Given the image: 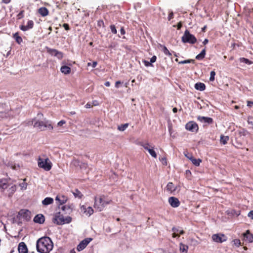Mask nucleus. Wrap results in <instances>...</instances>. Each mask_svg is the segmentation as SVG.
<instances>
[{
	"label": "nucleus",
	"instance_id": "c03bdc74",
	"mask_svg": "<svg viewBox=\"0 0 253 253\" xmlns=\"http://www.w3.org/2000/svg\"><path fill=\"white\" fill-rule=\"evenodd\" d=\"M248 123L249 125H251V127L253 129V117H249L248 120Z\"/></svg>",
	"mask_w": 253,
	"mask_h": 253
},
{
	"label": "nucleus",
	"instance_id": "a211bd4d",
	"mask_svg": "<svg viewBox=\"0 0 253 253\" xmlns=\"http://www.w3.org/2000/svg\"><path fill=\"white\" fill-rule=\"evenodd\" d=\"M44 216L42 214H39L36 215L34 218V221L35 223L42 224L44 222Z\"/></svg>",
	"mask_w": 253,
	"mask_h": 253
},
{
	"label": "nucleus",
	"instance_id": "2eb2a0df",
	"mask_svg": "<svg viewBox=\"0 0 253 253\" xmlns=\"http://www.w3.org/2000/svg\"><path fill=\"white\" fill-rule=\"evenodd\" d=\"M34 22L32 20H29L27 23V25L26 26L25 25H21L20 26V29L23 31H26L33 27Z\"/></svg>",
	"mask_w": 253,
	"mask_h": 253
},
{
	"label": "nucleus",
	"instance_id": "6e6552de",
	"mask_svg": "<svg viewBox=\"0 0 253 253\" xmlns=\"http://www.w3.org/2000/svg\"><path fill=\"white\" fill-rule=\"evenodd\" d=\"M185 128L190 131L197 132L199 127L198 125L195 122L190 121L186 124Z\"/></svg>",
	"mask_w": 253,
	"mask_h": 253
},
{
	"label": "nucleus",
	"instance_id": "8fccbe9b",
	"mask_svg": "<svg viewBox=\"0 0 253 253\" xmlns=\"http://www.w3.org/2000/svg\"><path fill=\"white\" fill-rule=\"evenodd\" d=\"M233 242L234 245H235L236 246H239L241 244L240 241L238 239H235Z\"/></svg>",
	"mask_w": 253,
	"mask_h": 253
},
{
	"label": "nucleus",
	"instance_id": "393cba45",
	"mask_svg": "<svg viewBox=\"0 0 253 253\" xmlns=\"http://www.w3.org/2000/svg\"><path fill=\"white\" fill-rule=\"evenodd\" d=\"M60 71L64 74H68L71 72V68L67 66L64 65L61 67Z\"/></svg>",
	"mask_w": 253,
	"mask_h": 253
},
{
	"label": "nucleus",
	"instance_id": "5fc2aeb1",
	"mask_svg": "<svg viewBox=\"0 0 253 253\" xmlns=\"http://www.w3.org/2000/svg\"><path fill=\"white\" fill-rule=\"evenodd\" d=\"M162 162V164L164 165H165L166 166L167 165V159L166 158H162L161 160H160Z\"/></svg>",
	"mask_w": 253,
	"mask_h": 253
},
{
	"label": "nucleus",
	"instance_id": "49530a36",
	"mask_svg": "<svg viewBox=\"0 0 253 253\" xmlns=\"http://www.w3.org/2000/svg\"><path fill=\"white\" fill-rule=\"evenodd\" d=\"M72 221V218L70 216H67L66 217L64 218V224L65 223H69Z\"/></svg>",
	"mask_w": 253,
	"mask_h": 253
},
{
	"label": "nucleus",
	"instance_id": "dca6fc26",
	"mask_svg": "<svg viewBox=\"0 0 253 253\" xmlns=\"http://www.w3.org/2000/svg\"><path fill=\"white\" fill-rule=\"evenodd\" d=\"M172 231L173 232L172 237L173 238L179 237L180 235H178V234H183L184 233V231L183 230L177 227H173L172 228Z\"/></svg>",
	"mask_w": 253,
	"mask_h": 253
},
{
	"label": "nucleus",
	"instance_id": "a878e982",
	"mask_svg": "<svg viewBox=\"0 0 253 253\" xmlns=\"http://www.w3.org/2000/svg\"><path fill=\"white\" fill-rule=\"evenodd\" d=\"M166 188L167 191L170 192H174L176 190V187L172 182H169L167 185Z\"/></svg>",
	"mask_w": 253,
	"mask_h": 253
},
{
	"label": "nucleus",
	"instance_id": "338daca9",
	"mask_svg": "<svg viewBox=\"0 0 253 253\" xmlns=\"http://www.w3.org/2000/svg\"><path fill=\"white\" fill-rule=\"evenodd\" d=\"M91 105L90 103H87L85 105V107L86 108H90L91 107Z\"/></svg>",
	"mask_w": 253,
	"mask_h": 253
},
{
	"label": "nucleus",
	"instance_id": "69168bd1",
	"mask_svg": "<svg viewBox=\"0 0 253 253\" xmlns=\"http://www.w3.org/2000/svg\"><path fill=\"white\" fill-rule=\"evenodd\" d=\"M253 105V102L252 101H248V106L251 107Z\"/></svg>",
	"mask_w": 253,
	"mask_h": 253
},
{
	"label": "nucleus",
	"instance_id": "f257e3e1",
	"mask_svg": "<svg viewBox=\"0 0 253 253\" xmlns=\"http://www.w3.org/2000/svg\"><path fill=\"white\" fill-rule=\"evenodd\" d=\"M53 247V242L49 237H42L37 241V250L40 253H49L52 250Z\"/></svg>",
	"mask_w": 253,
	"mask_h": 253
},
{
	"label": "nucleus",
	"instance_id": "2f4dec72",
	"mask_svg": "<svg viewBox=\"0 0 253 253\" xmlns=\"http://www.w3.org/2000/svg\"><path fill=\"white\" fill-rule=\"evenodd\" d=\"M179 249H180V251L181 252L183 253V252H186L187 251L188 247L187 245H185L182 243H180V246H179Z\"/></svg>",
	"mask_w": 253,
	"mask_h": 253
},
{
	"label": "nucleus",
	"instance_id": "aec40b11",
	"mask_svg": "<svg viewBox=\"0 0 253 253\" xmlns=\"http://www.w3.org/2000/svg\"><path fill=\"white\" fill-rule=\"evenodd\" d=\"M55 200L58 201L60 205H62L66 202L67 198L63 195H57L56 197Z\"/></svg>",
	"mask_w": 253,
	"mask_h": 253
},
{
	"label": "nucleus",
	"instance_id": "052dcab7",
	"mask_svg": "<svg viewBox=\"0 0 253 253\" xmlns=\"http://www.w3.org/2000/svg\"><path fill=\"white\" fill-rule=\"evenodd\" d=\"M173 13L171 12L170 13L169 15V17H168V20L169 21L170 20V19L173 17Z\"/></svg>",
	"mask_w": 253,
	"mask_h": 253
},
{
	"label": "nucleus",
	"instance_id": "39448f33",
	"mask_svg": "<svg viewBox=\"0 0 253 253\" xmlns=\"http://www.w3.org/2000/svg\"><path fill=\"white\" fill-rule=\"evenodd\" d=\"M181 40L183 43H189L191 44H194L197 42L195 37L191 34L188 30L185 31L183 36L181 38Z\"/></svg>",
	"mask_w": 253,
	"mask_h": 253
},
{
	"label": "nucleus",
	"instance_id": "f8f14e48",
	"mask_svg": "<svg viewBox=\"0 0 253 253\" xmlns=\"http://www.w3.org/2000/svg\"><path fill=\"white\" fill-rule=\"evenodd\" d=\"M169 205L173 208H177L180 205L179 200L174 197H170L168 200Z\"/></svg>",
	"mask_w": 253,
	"mask_h": 253
},
{
	"label": "nucleus",
	"instance_id": "c85d7f7f",
	"mask_svg": "<svg viewBox=\"0 0 253 253\" xmlns=\"http://www.w3.org/2000/svg\"><path fill=\"white\" fill-rule=\"evenodd\" d=\"M220 138V143L224 145L226 144L229 140V137L228 136H224L223 135H221Z\"/></svg>",
	"mask_w": 253,
	"mask_h": 253
},
{
	"label": "nucleus",
	"instance_id": "864d4df0",
	"mask_svg": "<svg viewBox=\"0 0 253 253\" xmlns=\"http://www.w3.org/2000/svg\"><path fill=\"white\" fill-rule=\"evenodd\" d=\"M248 216L249 217L251 218L252 219H253V210L251 211L248 214Z\"/></svg>",
	"mask_w": 253,
	"mask_h": 253
},
{
	"label": "nucleus",
	"instance_id": "9b49d317",
	"mask_svg": "<svg viewBox=\"0 0 253 253\" xmlns=\"http://www.w3.org/2000/svg\"><path fill=\"white\" fill-rule=\"evenodd\" d=\"M18 214L21 217L24 218L26 221H28L31 219V212L27 210H21Z\"/></svg>",
	"mask_w": 253,
	"mask_h": 253
},
{
	"label": "nucleus",
	"instance_id": "e433bc0d",
	"mask_svg": "<svg viewBox=\"0 0 253 253\" xmlns=\"http://www.w3.org/2000/svg\"><path fill=\"white\" fill-rule=\"evenodd\" d=\"M73 194L74 195V196L76 197V198H81L82 197V196H83V195L82 194L81 192L78 190V189H76L74 192H73Z\"/></svg>",
	"mask_w": 253,
	"mask_h": 253
},
{
	"label": "nucleus",
	"instance_id": "c9c22d12",
	"mask_svg": "<svg viewBox=\"0 0 253 253\" xmlns=\"http://www.w3.org/2000/svg\"><path fill=\"white\" fill-rule=\"evenodd\" d=\"M60 209L62 211H65L66 212H69L71 211V208L69 206L63 205L61 207Z\"/></svg>",
	"mask_w": 253,
	"mask_h": 253
},
{
	"label": "nucleus",
	"instance_id": "cd10ccee",
	"mask_svg": "<svg viewBox=\"0 0 253 253\" xmlns=\"http://www.w3.org/2000/svg\"><path fill=\"white\" fill-rule=\"evenodd\" d=\"M189 160L192 162L193 164H194L196 166H199L200 165V163L202 162L201 159H196L193 158L192 156L189 158Z\"/></svg>",
	"mask_w": 253,
	"mask_h": 253
},
{
	"label": "nucleus",
	"instance_id": "f3484780",
	"mask_svg": "<svg viewBox=\"0 0 253 253\" xmlns=\"http://www.w3.org/2000/svg\"><path fill=\"white\" fill-rule=\"evenodd\" d=\"M18 250L19 253H28V249L27 246L24 242H21L19 243Z\"/></svg>",
	"mask_w": 253,
	"mask_h": 253
},
{
	"label": "nucleus",
	"instance_id": "79ce46f5",
	"mask_svg": "<svg viewBox=\"0 0 253 253\" xmlns=\"http://www.w3.org/2000/svg\"><path fill=\"white\" fill-rule=\"evenodd\" d=\"M19 186L22 190H25L27 188V184L25 182L23 181L19 184Z\"/></svg>",
	"mask_w": 253,
	"mask_h": 253
},
{
	"label": "nucleus",
	"instance_id": "680f3d73",
	"mask_svg": "<svg viewBox=\"0 0 253 253\" xmlns=\"http://www.w3.org/2000/svg\"><path fill=\"white\" fill-rule=\"evenodd\" d=\"M169 132L170 133V135L171 136L172 135V127L171 126H169Z\"/></svg>",
	"mask_w": 253,
	"mask_h": 253
},
{
	"label": "nucleus",
	"instance_id": "423d86ee",
	"mask_svg": "<svg viewBox=\"0 0 253 253\" xmlns=\"http://www.w3.org/2000/svg\"><path fill=\"white\" fill-rule=\"evenodd\" d=\"M38 166L44 169L46 171H49L51 169L52 164L50 160L48 159H42L39 158L38 161Z\"/></svg>",
	"mask_w": 253,
	"mask_h": 253
},
{
	"label": "nucleus",
	"instance_id": "6ab92c4d",
	"mask_svg": "<svg viewBox=\"0 0 253 253\" xmlns=\"http://www.w3.org/2000/svg\"><path fill=\"white\" fill-rule=\"evenodd\" d=\"M81 209L82 211L85 213L86 215H88V216H90L93 213V210L90 207H88L86 208L85 206H82Z\"/></svg>",
	"mask_w": 253,
	"mask_h": 253
},
{
	"label": "nucleus",
	"instance_id": "bf43d9fd",
	"mask_svg": "<svg viewBox=\"0 0 253 253\" xmlns=\"http://www.w3.org/2000/svg\"><path fill=\"white\" fill-rule=\"evenodd\" d=\"M121 35H123L125 34V31L123 27H122L120 30Z\"/></svg>",
	"mask_w": 253,
	"mask_h": 253
},
{
	"label": "nucleus",
	"instance_id": "f03ea898",
	"mask_svg": "<svg viewBox=\"0 0 253 253\" xmlns=\"http://www.w3.org/2000/svg\"><path fill=\"white\" fill-rule=\"evenodd\" d=\"M112 203L111 199L107 198L102 195L99 197H94V208L99 211H103L104 208L109 204Z\"/></svg>",
	"mask_w": 253,
	"mask_h": 253
},
{
	"label": "nucleus",
	"instance_id": "ddd939ff",
	"mask_svg": "<svg viewBox=\"0 0 253 253\" xmlns=\"http://www.w3.org/2000/svg\"><path fill=\"white\" fill-rule=\"evenodd\" d=\"M197 119L200 122L206 124H211L213 123V119L210 117L198 116Z\"/></svg>",
	"mask_w": 253,
	"mask_h": 253
},
{
	"label": "nucleus",
	"instance_id": "603ef678",
	"mask_svg": "<svg viewBox=\"0 0 253 253\" xmlns=\"http://www.w3.org/2000/svg\"><path fill=\"white\" fill-rule=\"evenodd\" d=\"M143 62H144V65H145L146 66H147V67H148V66H152V65L151 63L150 62H150H149V61H147L144 60V61H143Z\"/></svg>",
	"mask_w": 253,
	"mask_h": 253
},
{
	"label": "nucleus",
	"instance_id": "e2e57ef3",
	"mask_svg": "<svg viewBox=\"0 0 253 253\" xmlns=\"http://www.w3.org/2000/svg\"><path fill=\"white\" fill-rule=\"evenodd\" d=\"M97 64V62H96V61H94V62H93V63L91 64V66H92V67L93 68H95V67L96 66Z\"/></svg>",
	"mask_w": 253,
	"mask_h": 253
},
{
	"label": "nucleus",
	"instance_id": "b1692460",
	"mask_svg": "<svg viewBox=\"0 0 253 253\" xmlns=\"http://www.w3.org/2000/svg\"><path fill=\"white\" fill-rule=\"evenodd\" d=\"M10 110V108H6L5 109V110H3V111H0V118H6L8 115V112Z\"/></svg>",
	"mask_w": 253,
	"mask_h": 253
},
{
	"label": "nucleus",
	"instance_id": "c756f323",
	"mask_svg": "<svg viewBox=\"0 0 253 253\" xmlns=\"http://www.w3.org/2000/svg\"><path fill=\"white\" fill-rule=\"evenodd\" d=\"M205 55H206V49H205V48H204L202 50V51L199 54H198L196 56V59L197 60H202L205 57Z\"/></svg>",
	"mask_w": 253,
	"mask_h": 253
},
{
	"label": "nucleus",
	"instance_id": "412c9836",
	"mask_svg": "<svg viewBox=\"0 0 253 253\" xmlns=\"http://www.w3.org/2000/svg\"><path fill=\"white\" fill-rule=\"evenodd\" d=\"M244 237L250 243L253 242V235L250 233L249 230H247L246 233H244Z\"/></svg>",
	"mask_w": 253,
	"mask_h": 253
},
{
	"label": "nucleus",
	"instance_id": "a19ab883",
	"mask_svg": "<svg viewBox=\"0 0 253 253\" xmlns=\"http://www.w3.org/2000/svg\"><path fill=\"white\" fill-rule=\"evenodd\" d=\"M163 51L164 53L165 54L169 56H171V53L169 51V50L168 49V48L166 46L163 47Z\"/></svg>",
	"mask_w": 253,
	"mask_h": 253
},
{
	"label": "nucleus",
	"instance_id": "a18cd8bd",
	"mask_svg": "<svg viewBox=\"0 0 253 253\" xmlns=\"http://www.w3.org/2000/svg\"><path fill=\"white\" fill-rule=\"evenodd\" d=\"M110 29L113 34H117V29L114 25H111L110 26Z\"/></svg>",
	"mask_w": 253,
	"mask_h": 253
},
{
	"label": "nucleus",
	"instance_id": "1a4fd4ad",
	"mask_svg": "<svg viewBox=\"0 0 253 253\" xmlns=\"http://www.w3.org/2000/svg\"><path fill=\"white\" fill-rule=\"evenodd\" d=\"M212 239L214 242L221 243L225 242L227 238L223 234H215L212 236Z\"/></svg>",
	"mask_w": 253,
	"mask_h": 253
},
{
	"label": "nucleus",
	"instance_id": "3c124183",
	"mask_svg": "<svg viewBox=\"0 0 253 253\" xmlns=\"http://www.w3.org/2000/svg\"><path fill=\"white\" fill-rule=\"evenodd\" d=\"M157 59V57L155 55L153 56L150 59V62L151 64L156 62Z\"/></svg>",
	"mask_w": 253,
	"mask_h": 253
},
{
	"label": "nucleus",
	"instance_id": "7ed1b4c3",
	"mask_svg": "<svg viewBox=\"0 0 253 253\" xmlns=\"http://www.w3.org/2000/svg\"><path fill=\"white\" fill-rule=\"evenodd\" d=\"M16 190L15 185L9 184L7 179H0V192L4 193L10 197Z\"/></svg>",
	"mask_w": 253,
	"mask_h": 253
},
{
	"label": "nucleus",
	"instance_id": "774afa93",
	"mask_svg": "<svg viewBox=\"0 0 253 253\" xmlns=\"http://www.w3.org/2000/svg\"><path fill=\"white\" fill-rule=\"evenodd\" d=\"M209 40L207 39H205V40L203 41V43L204 44H206L208 43Z\"/></svg>",
	"mask_w": 253,
	"mask_h": 253
},
{
	"label": "nucleus",
	"instance_id": "37998d69",
	"mask_svg": "<svg viewBox=\"0 0 253 253\" xmlns=\"http://www.w3.org/2000/svg\"><path fill=\"white\" fill-rule=\"evenodd\" d=\"M215 76V72L213 71H211L210 73V81H213L214 80Z\"/></svg>",
	"mask_w": 253,
	"mask_h": 253
},
{
	"label": "nucleus",
	"instance_id": "13d9d810",
	"mask_svg": "<svg viewBox=\"0 0 253 253\" xmlns=\"http://www.w3.org/2000/svg\"><path fill=\"white\" fill-rule=\"evenodd\" d=\"M120 84H121V82L120 81H117L115 83V87L119 88Z\"/></svg>",
	"mask_w": 253,
	"mask_h": 253
},
{
	"label": "nucleus",
	"instance_id": "de8ad7c7",
	"mask_svg": "<svg viewBox=\"0 0 253 253\" xmlns=\"http://www.w3.org/2000/svg\"><path fill=\"white\" fill-rule=\"evenodd\" d=\"M18 19H20L24 17V10L21 11L17 16Z\"/></svg>",
	"mask_w": 253,
	"mask_h": 253
},
{
	"label": "nucleus",
	"instance_id": "0eeeda50",
	"mask_svg": "<svg viewBox=\"0 0 253 253\" xmlns=\"http://www.w3.org/2000/svg\"><path fill=\"white\" fill-rule=\"evenodd\" d=\"M92 240L91 238H86L82 241L77 247V251L81 252L84 250Z\"/></svg>",
	"mask_w": 253,
	"mask_h": 253
},
{
	"label": "nucleus",
	"instance_id": "f704fd0d",
	"mask_svg": "<svg viewBox=\"0 0 253 253\" xmlns=\"http://www.w3.org/2000/svg\"><path fill=\"white\" fill-rule=\"evenodd\" d=\"M14 38L18 43H20L22 42V39L21 37L19 36L18 34L17 33H15L14 35Z\"/></svg>",
	"mask_w": 253,
	"mask_h": 253
},
{
	"label": "nucleus",
	"instance_id": "7c9ffc66",
	"mask_svg": "<svg viewBox=\"0 0 253 253\" xmlns=\"http://www.w3.org/2000/svg\"><path fill=\"white\" fill-rule=\"evenodd\" d=\"M128 126L129 124L128 123L122 124L118 126L117 129L120 131H124L128 127Z\"/></svg>",
	"mask_w": 253,
	"mask_h": 253
},
{
	"label": "nucleus",
	"instance_id": "0e129e2a",
	"mask_svg": "<svg viewBox=\"0 0 253 253\" xmlns=\"http://www.w3.org/2000/svg\"><path fill=\"white\" fill-rule=\"evenodd\" d=\"M73 163L74 165H79V162L77 160H74L73 162Z\"/></svg>",
	"mask_w": 253,
	"mask_h": 253
},
{
	"label": "nucleus",
	"instance_id": "9d476101",
	"mask_svg": "<svg viewBox=\"0 0 253 253\" xmlns=\"http://www.w3.org/2000/svg\"><path fill=\"white\" fill-rule=\"evenodd\" d=\"M47 51L51 56L56 57L59 59H61L63 58V53L55 49L47 48Z\"/></svg>",
	"mask_w": 253,
	"mask_h": 253
},
{
	"label": "nucleus",
	"instance_id": "6e6d98bb",
	"mask_svg": "<svg viewBox=\"0 0 253 253\" xmlns=\"http://www.w3.org/2000/svg\"><path fill=\"white\" fill-rule=\"evenodd\" d=\"M66 122L64 120H61L60 122H59L57 124V126H62L64 124H65Z\"/></svg>",
	"mask_w": 253,
	"mask_h": 253
},
{
	"label": "nucleus",
	"instance_id": "4c0bfd02",
	"mask_svg": "<svg viewBox=\"0 0 253 253\" xmlns=\"http://www.w3.org/2000/svg\"><path fill=\"white\" fill-rule=\"evenodd\" d=\"M6 108H10L8 104L4 103V102L0 104V111H3Z\"/></svg>",
	"mask_w": 253,
	"mask_h": 253
},
{
	"label": "nucleus",
	"instance_id": "58836bf2",
	"mask_svg": "<svg viewBox=\"0 0 253 253\" xmlns=\"http://www.w3.org/2000/svg\"><path fill=\"white\" fill-rule=\"evenodd\" d=\"M141 145L146 150H147V149H150L153 147V146H151L149 143H142Z\"/></svg>",
	"mask_w": 253,
	"mask_h": 253
},
{
	"label": "nucleus",
	"instance_id": "4be33fe9",
	"mask_svg": "<svg viewBox=\"0 0 253 253\" xmlns=\"http://www.w3.org/2000/svg\"><path fill=\"white\" fill-rule=\"evenodd\" d=\"M195 88L198 90L203 91L206 88L205 84L202 83H197L195 84Z\"/></svg>",
	"mask_w": 253,
	"mask_h": 253
},
{
	"label": "nucleus",
	"instance_id": "5701e85b",
	"mask_svg": "<svg viewBox=\"0 0 253 253\" xmlns=\"http://www.w3.org/2000/svg\"><path fill=\"white\" fill-rule=\"evenodd\" d=\"M53 202V198L51 197H46L42 201V204L44 206H48L52 204Z\"/></svg>",
	"mask_w": 253,
	"mask_h": 253
},
{
	"label": "nucleus",
	"instance_id": "09e8293b",
	"mask_svg": "<svg viewBox=\"0 0 253 253\" xmlns=\"http://www.w3.org/2000/svg\"><path fill=\"white\" fill-rule=\"evenodd\" d=\"M36 121H37V120H36V119H33L32 120H30V121H27V122L26 123L28 126H31V125L34 126V123Z\"/></svg>",
	"mask_w": 253,
	"mask_h": 253
},
{
	"label": "nucleus",
	"instance_id": "4d7b16f0",
	"mask_svg": "<svg viewBox=\"0 0 253 253\" xmlns=\"http://www.w3.org/2000/svg\"><path fill=\"white\" fill-rule=\"evenodd\" d=\"M63 27L65 28V29L66 30H69L70 29V28H69V25L67 23H64L63 25Z\"/></svg>",
	"mask_w": 253,
	"mask_h": 253
},
{
	"label": "nucleus",
	"instance_id": "20e7f679",
	"mask_svg": "<svg viewBox=\"0 0 253 253\" xmlns=\"http://www.w3.org/2000/svg\"><path fill=\"white\" fill-rule=\"evenodd\" d=\"M34 127L37 128L42 131L45 130L46 129L52 130L53 128L51 122L45 120L42 121H36L34 123Z\"/></svg>",
	"mask_w": 253,
	"mask_h": 253
},
{
	"label": "nucleus",
	"instance_id": "ea45409f",
	"mask_svg": "<svg viewBox=\"0 0 253 253\" xmlns=\"http://www.w3.org/2000/svg\"><path fill=\"white\" fill-rule=\"evenodd\" d=\"M192 62L194 63V60L188 59V60H185L181 61L179 62V64H184L190 63H192Z\"/></svg>",
	"mask_w": 253,
	"mask_h": 253
},
{
	"label": "nucleus",
	"instance_id": "473e14b6",
	"mask_svg": "<svg viewBox=\"0 0 253 253\" xmlns=\"http://www.w3.org/2000/svg\"><path fill=\"white\" fill-rule=\"evenodd\" d=\"M147 151H148L149 153L151 156L155 158H157V154L154 150V147L150 149H147Z\"/></svg>",
	"mask_w": 253,
	"mask_h": 253
},
{
	"label": "nucleus",
	"instance_id": "bb28decb",
	"mask_svg": "<svg viewBox=\"0 0 253 253\" xmlns=\"http://www.w3.org/2000/svg\"><path fill=\"white\" fill-rule=\"evenodd\" d=\"M39 13L42 15V16H45L48 15V11L45 7H41L39 9Z\"/></svg>",
	"mask_w": 253,
	"mask_h": 253
},
{
	"label": "nucleus",
	"instance_id": "72a5a7b5",
	"mask_svg": "<svg viewBox=\"0 0 253 253\" xmlns=\"http://www.w3.org/2000/svg\"><path fill=\"white\" fill-rule=\"evenodd\" d=\"M240 61L241 62L245 63V64H248V65H251V64H252L253 63V62L252 61L249 60L247 58H244V57L240 58Z\"/></svg>",
	"mask_w": 253,
	"mask_h": 253
},
{
	"label": "nucleus",
	"instance_id": "4468645a",
	"mask_svg": "<svg viewBox=\"0 0 253 253\" xmlns=\"http://www.w3.org/2000/svg\"><path fill=\"white\" fill-rule=\"evenodd\" d=\"M64 216L56 214L53 218V222L58 225L64 224Z\"/></svg>",
	"mask_w": 253,
	"mask_h": 253
}]
</instances>
